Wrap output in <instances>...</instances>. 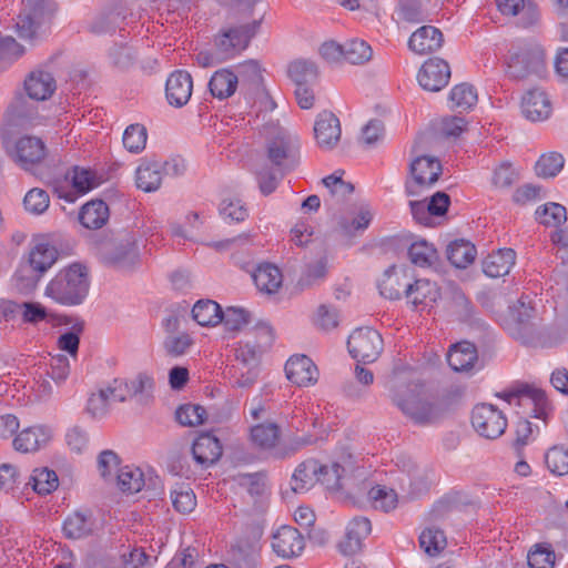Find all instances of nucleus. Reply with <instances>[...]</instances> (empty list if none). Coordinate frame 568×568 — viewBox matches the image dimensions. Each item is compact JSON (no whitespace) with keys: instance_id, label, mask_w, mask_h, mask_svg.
<instances>
[{"instance_id":"f257e3e1","label":"nucleus","mask_w":568,"mask_h":568,"mask_svg":"<svg viewBox=\"0 0 568 568\" xmlns=\"http://www.w3.org/2000/svg\"><path fill=\"white\" fill-rule=\"evenodd\" d=\"M389 390L392 402L415 424H433L444 415L440 404L423 397V387L417 383L395 377L390 381Z\"/></svg>"},{"instance_id":"f03ea898","label":"nucleus","mask_w":568,"mask_h":568,"mask_svg":"<svg viewBox=\"0 0 568 568\" xmlns=\"http://www.w3.org/2000/svg\"><path fill=\"white\" fill-rule=\"evenodd\" d=\"M265 164L280 171L290 172L300 163V141L277 123L264 125Z\"/></svg>"},{"instance_id":"7ed1b4c3","label":"nucleus","mask_w":568,"mask_h":568,"mask_svg":"<svg viewBox=\"0 0 568 568\" xmlns=\"http://www.w3.org/2000/svg\"><path fill=\"white\" fill-rule=\"evenodd\" d=\"M88 268L79 263L61 270L47 285L45 295L62 305H78L89 292Z\"/></svg>"},{"instance_id":"20e7f679","label":"nucleus","mask_w":568,"mask_h":568,"mask_svg":"<svg viewBox=\"0 0 568 568\" xmlns=\"http://www.w3.org/2000/svg\"><path fill=\"white\" fill-rule=\"evenodd\" d=\"M506 64L513 80L542 78L547 73L546 51L538 42H523L510 49Z\"/></svg>"},{"instance_id":"39448f33","label":"nucleus","mask_w":568,"mask_h":568,"mask_svg":"<svg viewBox=\"0 0 568 568\" xmlns=\"http://www.w3.org/2000/svg\"><path fill=\"white\" fill-rule=\"evenodd\" d=\"M273 339L272 327L265 323H258L245 335V341L240 342L235 348L234 364L257 367L261 355L272 345Z\"/></svg>"},{"instance_id":"423d86ee","label":"nucleus","mask_w":568,"mask_h":568,"mask_svg":"<svg viewBox=\"0 0 568 568\" xmlns=\"http://www.w3.org/2000/svg\"><path fill=\"white\" fill-rule=\"evenodd\" d=\"M260 22L254 20L251 23H243L237 27H227L220 31L214 39V49L217 59L221 61L234 58L243 51L251 38L256 33Z\"/></svg>"},{"instance_id":"0eeeda50","label":"nucleus","mask_w":568,"mask_h":568,"mask_svg":"<svg viewBox=\"0 0 568 568\" xmlns=\"http://www.w3.org/2000/svg\"><path fill=\"white\" fill-rule=\"evenodd\" d=\"M21 4L17 32L21 39L32 40L37 28L55 12V4L52 0H22Z\"/></svg>"},{"instance_id":"6e6552de","label":"nucleus","mask_w":568,"mask_h":568,"mask_svg":"<svg viewBox=\"0 0 568 568\" xmlns=\"http://www.w3.org/2000/svg\"><path fill=\"white\" fill-rule=\"evenodd\" d=\"M347 346L353 358L363 363H373L382 353L383 338L373 328H357L348 337Z\"/></svg>"},{"instance_id":"1a4fd4ad","label":"nucleus","mask_w":568,"mask_h":568,"mask_svg":"<svg viewBox=\"0 0 568 568\" xmlns=\"http://www.w3.org/2000/svg\"><path fill=\"white\" fill-rule=\"evenodd\" d=\"M471 424L480 436L488 439L498 438L507 427V420L503 412L490 404L475 406L471 414Z\"/></svg>"},{"instance_id":"9d476101","label":"nucleus","mask_w":568,"mask_h":568,"mask_svg":"<svg viewBox=\"0 0 568 568\" xmlns=\"http://www.w3.org/2000/svg\"><path fill=\"white\" fill-rule=\"evenodd\" d=\"M442 164L435 158L422 155L410 164L412 183L406 184L408 195H415L419 187H427L436 183L442 174Z\"/></svg>"},{"instance_id":"9b49d317","label":"nucleus","mask_w":568,"mask_h":568,"mask_svg":"<svg viewBox=\"0 0 568 568\" xmlns=\"http://www.w3.org/2000/svg\"><path fill=\"white\" fill-rule=\"evenodd\" d=\"M103 260L115 267L128 271L139 263V250L136 240L125 239L116 244L101 246Z\"/></svg>"},{"instance_id":"f8f14e48","label":"nucleus","mask_w":568,"mask_h":568,"mask_svg":"<svg viewBox=\"0 0 568 568\" xmlns=\"http://www.w3.org/2000/svg\"><path fill=\"white\" fill-rule=\"evenodd\" d=\"M450 74V67L445 60L430 58L422 65L417 80L424 90L437 92L448 84Z\"/></svg>"},{"instance_id":"ddd939ff","label":"nucleus","mask_w":568,"mask_h":568,"mask_svg":"<svg viewBox=\"0 0 568 568\" xmlns=\"http://www.w3.org/2000/svg\"><path fill=\"white\" fill-rule=\"evenodd\" d=\"M193 92V79L185 70H175L166 79L165 98L170 105L182 108L187 104Z\"/></svg>"},{"instance_id":"4468645a","label":"nucleus","mask_w":568,"mask_h":568,"mask_svg":"<svg viewBox=\"0 0 568 568\" xmlns=\"http://www.w3.org/2000/svg\"><path fill=\"white\" fill-rule=\"evenodd\" d=\"M404 293L407 302L417 311L432 307L440 297L437 284L426 278L406 285Z\"/></svg>"},{"instance_id":"2eb2a0df","label":"nucleus","mask_w":568,"mask_h":568,"mask_svg":"<svg viewBox=\"0 0 568 568\" xmlns=\"http://www.w3.org/2000/svg\"><path fill=\"white\" fill-rule=\"evenodd\" d=\"M272 547L283 558H293L302 554L305 548L303 535L292 526H282L273 535Z\"/></svg>"},{"instance_id":"dca6fc26","label":"nucleus","mask_w":568,"mask_h":568,"mask_svg":"<svg viewBox=\"0 0 568 568\" xmlns=\"http://www.w3.org/2000/svg\"><path fill=\"white\" fill-rule=\"evenodd\" d=\"M314 133L321 149H334L338 144L342 134L338 118L332 112H322L315 121Z\"/></svg>"},{"instance_id":"f3484780","label":"nucleus","mask_w":568,"mask_h":568,"mask_svg":"<svg viewBox=\"0 0 568 568\" xmlns=\"http://www.w3.org/2000/svg\"><path fill=\"white\" fill-rule=\"evenodd\" d=\"M286 377L297 386H311L318 379V369L305 355L292 356L285 365Z\"/></svg>"},{"instance_id":"a211bd4d","label":"nucleus","mask_w":568,"mask_h":568,"mask_svg":"<svg viewBox=\"0 0 568 568\" xmlns=\"http://www.w3.org/2000/svg\"><path fill=\"white\" fill-rule=\"evenodd\" d=\"M371 531L372 525L368 518H353L346 527L344 539L338 542L339 551L347 556L357 554L363 547V540Z\"/></svg>"},{"instance_id":"6ab92c4d","label":"nucleus","mask_w":568,"mask_h":568,"mask_svg":"<svg viewBox=\"0 0 568 568\" xmlns=\"http://www.w3.org/2000/svg\"><path fill=\"white\" fill-rule=\"evenodd\" d=\"M24 90L28 97L36 101H45L57 90L53 75L42 69L33 70L24 80Z\"/></svg>"},{"instance_id":"aec40b11","label":"nucleus","mask_w":568,"mask_h":568,"mask_svg":"<svg viewBox=\"0 0 568 568\" xmlns=\"http://www.w3.org/2000/svg\"><path fill=\"white\" fill-rule=\"evenodd\" d=\"M444 43L442 31L433 26H423L409 38L408 47L418 54H428L437 51Z\"/></svg>"},{"instance_id":"412c9836","label":"nucleus","mask_w":568,"mask_h":568,"mask_svg":"<svg viewBox=\"0 0 568 568\" xmlns=\"http://www.w3.org/2000/svg\"><path fill=\"white\" fill-rule=\"evenodd\" d=\"M51 437V430L44 426L28 427L16 436L13 447L21 453L37 452L45 447Z\"/></svg>"},{"instance_id":"4be33fe9","label":"nucleus","mask_w":568,"mask_h":568,"mask_svg":"<svg viewBox=\"0 0 568 568\" xmlns=\"http://www.w3.org/2000/svg\"><path fill=\"white\" fill-rule=\"evenodd\" d=\"M192 454L196 463L209 467L222 456V445L217 437L211 434H202L195 439Z\"/></svg>"},{"instance_id":"5701e85b","label":"nucleus","mask_w":568,"mask_h":568,"mask_svg":"<svg viewBox=\"0 0 568 568\" xmlns=\"http://www.w3.org/2000/svg\"><path fill=\"white\" fill-rule=\"evenodd\" d=\"M16 155L17 161L27 169L44 159L45 145L39 138L26 135L17 141Z\"/></svg>"},{"instance_id":"b1692460","label":"nucleus","mask_w":568,"mask_h":568,"mask_svg":"<svg viewBox=\"0 0 568 568\" xmlns=\"http://www.w3.org/2000/svg\"><path fill=\"white\" fill-rule=\"evenodd\" d=\"M521 106L525 116L531 121L546 120L551 112L550 101L539 90L528 91L523 98Z\"/></svg>"},{"instance_id":"393cba45","label":"nucleus","mask_w":568,"mask_h":568,"mask_svg":"<svg viewBox=\"0 0 568 568\" xmlns=\"http://www.w3.org/2000/svg\"><path fill=\"white\" fill-rule=\"evenodd\" d=\"M516 261V253L511 248H501L483 261V271L489 277H500L509 273Z\"/></svg>"},{"instance_id":"a878e982","label":"nucleus","mask_w":568,"mask_h":568,"mask_svg":"<svg viewBox=\"0 0 568 568\" xmlns=\"http://www.w3.org/2000/svg\"><path fill=\"white\" fill-rule=\"evenodd\" d=\"M322 469V464L310 458L302 462L295 469L292 476V489L295 493H302L310 489L320 480L318 471Z\"/></svg>"},{"instance_id":"bb28decb","label":"nucleus","mask_w":568,"mask_h":568,"mask_svg":"<svg viewBox=\"0 0 568 568\" xmlns=\"http://www.w3.org/2000/svg\"><path fill=\"white\" fill-rule=\"evenodd\" d=\"M252 277L257 290L266 294L276 293L283 283L281 270L270 263L258 265L253 272Z\"/></svg>"},{"instance_id":"cd10ccee","label":"nucleus","mask_w":568,"mask_h":568,"mask_svg":"<svg viewBox=\"0 0 568 568\" xmlns=\"http://www.w3.org/2000/svg\"><path fill=\"white\" fill-rule=\"evenodd\" d=\"M477 361V351L474 344L460 342L452 346L447 354L449 366L456 372L471 369Z\"/></svg>"},{"instance_id":"c85d7f7f","label":"nucleus","mask_w":568,"mask_h":568,"mask_svg":"<svg viewBox=\"0 0 568 568\" xmlns=\"http://www.w3.org/2000/svg\"><path fill=\"white\" fill-rule=\"evenodd\" d=\"M93 531L94 520L89 513L74 511L63 523V532L69 539L85 538L92 535Z\"/></svg>"},{"instance_id":"c756f323","label":"nucleus","mask_w":568,"mask_h":568,"mask_svg":"<svg viewBox=\"0 0 568 568\" xmlns=\"http://www.w3.org/2000/svg\"><path fill=\"white\" fill-rule=\"evenodd\" d=\"M501 397L509 404L517 400L518 405H521L523 399L529 400L535 406L534 417L541 418L544 420L547 418V399L545 394L540 390H532L528 387H524L521 389L504 393Z\"/></svg>"},{"instance_id":"7c9ffc66","label":"nucleus","mask_w":568,"mask_h":568,"mask_svg":"<svg viewBox=\"0 0 568 568\" xmlns=\"http://www.w3.org/2000/svg\"><path fill=\"white\" fill-rule=\"evenodd\" d=\"M109 220V207L101 201L95 200L84 204L79 214L80 223L89 230L101 229Z\"/></svg>"},{"instance_id":"2f4dec72","label":"nucleus","mask_w":568,"mask_h":568,"mask_svg":"<svg viewBox=\"0 0 568 568\" xmlns=\"http://www.w3.org/2000/svg\"><path fill=\"white\" fill-rule=\"evenodd\" d=\"M239 84V77L229 69H221L212 75L209 89L214 98L224 100L234 94Z\"/></svg>"},{"instance_id":"473e14b6","label":"nucleus","mask_w":568,"mask_h":568,"mask_svg":"<svg viewBox=\"0 0 568 568\" xmlns=\"http://www.w3.org/2000/svg\"><path fill=\"white\" fill-rule=\"evenodd\" d=\"M67 180L72 184L77 193L84 194L90 190L103 183V175L97 171L85 168L74 166L73 170L67 174Z\"/></svg>"},{"instance_id":"72a5a7b5","label":"nucleus","mask_w":568,"mask_h":568,"mask_svg":"<svg viewBox=\"0 0 568 568\" xmlns=\"http://www.w3.org/2000/svg\"><path fill=\"white\" fill-rule=\"evenodd\" d=\"M192 317L201 326H215L222 321V308L212 300H200L192 308Z\"/></svg>"},{"instance_id":"f704fd0d","label":"nucleus","mask_w":568,"mask_h":568,"mask_svg":"<svg viewBox=\"0 0 568 568\" xmlns=\"http://www.w3.org/2000/svg\"><path fill=\"white\" fill-rule=\"evenodd\" d=\"M57 258L58 251L54 246L48 243H38L30 251L27 264L43 275L55 263Z\"/></svg>"},{"instance_id":"c9c22d12","label":"nucleus","mask_w":568,"mask_h":568,"mask_svg":"<svg viewBox=\"0 0 568 568\" xmlns=\"http://www.w3.org/2000/svg\"><path fill=\"white\" fill-rule=\"evenodd\" d=\"M419 546L429 557L438 556L447 546L444 530L435 526L425 528L419 536Z\"/></svg>"},{"instance_id":"e433bc0d","label":"nucleus","mask_w":568,"mask_h":568,"mask_svg":"<svg viewBox=\"0 0 568 568\" xmlns=\"http://www.w3.org/2000/svg\"><path fill=\"white\" fill-rule=\"evenodd\" d=\"M445 301L449 311L459 320H467L471 314V304L464 292L455 284H449L445 292Z\"/></svg>"},{"instance_id":"4c0bfd02","label":"nucleus","mask_w":568,"mask_h":568,"mask_svg":"<svg viewBox=\"0 0 568 568\" xmlns=\"http://www.w3.org/2000/svg\"><path fill=\"white\" fill-rule=\"evenodd\" d=\"M475 256L476 248L467 241H455L447 246V258L458 268L467 267L474 262Z\"/></svg>"},{"instance_id":"58836bf2","label":"nucleus","mask_w":568,"mask_h":568,"mask_svg":"<svg viewBox=\"0 0 568 568\" xmlns=\"http://www.w3.org/2000/svg\"><path fill=\"white\" fill-rule=\"evenodd\" d=\"M115 484L119 490L125 496L138 494L142 489V470L140 468L124 466L120 468L115 477Z\"/></svg>"},{"instance_id":"ea45409f","label":"nucleus","mask_w":568,"mask_h":568,"mask_svg":"<svg viewBox=\"0 0 568 568\" xmlns=\"http://www.w3.org/2000/svg\"><path fill=\"white\" fill-rule=\"evenodd\" d=\"M125 12L114 1L109 3L103 10L97 16L91 23V30L94 33H104L113 29L119 18H125Z\"/></svg>"},{"instance_id":"a19ab883","label":"nucleus","mask_w":568,"mask_h":568,"mask_svg":"<svg viewBox=\"0 0 568 568\" xmlns=\"http://www.w3.org/2000/svg\"><path fill=\"white\" fill-rule=\"evenodd\" d=\"M288 77L300 85H311L318 77V70L314 62L307 60H296L288 65Z\"/></svg>"},{"instance_id":"79ce46f5","label":"nucleus","mask_w":568,"mask_h":568,"mask_svg":"<svg viewBox=\"0 0 568 568\" xmlns=\"http://www.w3.org/2000/svg\"><path fill=\"white\" fill-rule=\"evenodd\" d=\"M105 389L113 402L122 403L132 398L142 389V378L138 376L135 379L130 382L126 379L115 378Z\"/></svg>"},{"instance_id":"37998d69","label":"nucleus","mask_w":568,"mask_h":568,"mask_svg":"<svg viewBox=\"0 0 568 568\" xmlns=\"http://www.w3.org/2000/svg\"><path fill=\"white\" fill-rule=\"evenodd\" d=\"M28 485L39 495H48L59 486V478L54 470L49 468H36Z\"/></svg>"},{"instance_id":"c03bdc74","label":"nucleus","mask_w":568,"mask_h":568,"mask_svg":"<svg viewBox=\"0 0 568 568\" xmlns=\"http://www.w3.org/2000/svg\"><path fill=\"white\" fill-rule=\"evenodd\" d=\"M287 172L280 171L267 164L262 165L256 172V180L261 193L265 196L272 194Z\"/></svg>"},{"instance_id":"a18cd8bd","label":"nucleus","mask_w":568,"mask_h":568,"mask_svg":"<svg viewBox=\"0 0 568 568\" xmlns=\"http://www.w3.org/2000/svg\"><path fill=\"white\" fill-rule=\"evenodd\" d=\"M153 168L154 180L145 182L144 192L156 191L161 183L162 176L165 174H180L183 170V165H180L175 160L172 162L160 163L158 161H149L146 170L150 171Z\"/></svg>"},{"instance_id":"49530a36","label":"nucleus","mask_w":568,"mask_h":568,"mask_svg":"<svg viewBox=\"0 0 568 568\" xmlns=\"http://www.w3.org/2000/svg\"><path fill=\"white\" fill-rule=\"evenodd\" d=\"M408 256L413 264L419 267H427L438 260L436 248L426 241H418L410 245Z\"/></svg>"},{"instance_id":"de8ad7c7","label":"nucleus","mask_w":568,"mask_h":568,"mask_svg":"<svg viewBox=\"0 0 568 568\" xmlns=\"http://www.w3.org/2000/svg\"><path fill=\"white\" fill-rule=\"evenodd\" d=\"M477 92L471 84L460 83L455 85L449 94L452 108L466 111L477 103Z\"/></svg>"},{"instance_id":"09e8293b","label":"nucleus","mask_w":568,"mask_h":568,"mask_svg":"<svg viewBox=\"0 0 568 568\" xmlns=\"http://www.w3.org/2000/svg\"><path fill=\"white\" fill-rule=\"evenodd\" d=\"M368 499L375 509L388 513L397 506V494L386 486L376 485L368 491Z\"/></svg>"},{"instance_id":"8fccbe9b","label":"nucleus","mask_w":568,"mask_h":568,"mask_svg":"<svg viewBox=\"0 0 568 568\" xmlns=\"http://www.w3.org/2000/svg\"><path fill=\"white\" fill-rule=\"evenodd\" d=\"M372 57L373 50L364 40L353 39L344 43V60L352 64H364Z\"/></svg>"},{"instance_id":"3c124183","label":"nucleus","mask_w":568,"mask_h":568,"mask_svg":"<svg viewBox=\"0 0 568 568\" xmlns=\"http://www.w3.org/2000/svg\"><path fill=\"white\" fill-rule=\"evenodd\" d=\"M536 216L540 224L557 227L567 221V211L561 204L551 202L538 207Z\"/></svg>"},{"instance_id":"603ef678","label":"nucleus","mask_w":568,"mask_h":568,"mask_svg":"<svg viewBox=\"0 0 568 568\" xmlns=\"http://www.w3.org/2000/svg\"><path fill=\"white\" fill-rule=\"evenodd\" d=\"M251 438L257 446L273 448L280 438V428L275 424H261L251 429Z\"/></svg>"},{"instance_id":"864d4df0","label":"nucleus","mask_w":568,"mask_h":568,"mask_svg":"<svg viewBox=\"0 0 568 568\" xmlns=\"http://www.w3.org/2000/svg\"><path fill=\"white\" fill-rule=\"evenodd\" d=\"M206 410L200 405L185 404L175 412V419L182 426L194 427L204 423Z\"/></svg>"},{"instance_id":"5fc2aeb1","label":"nucleus","mask_w":568,"mask_h":568,"mask_svg":"<svg viewBox=\"0 0 568 568\" xmlns=\"http://www.w3.org/2000/svg\"><path fill=\"white\" fill-rule=\"evenodd\" d=\"M547 468L557 476L568 474V449L562 446L551 447L545 456Z\"/></svg>"},{"instance_id":"6e6d98bb","label":"nucleus","mask_w":568,"mask_h":568,"mask_svg":"<svg viewBox=\"0 0 568 568\" xmlns=\"http://www.w3.org/2000/svg\"><path fill=\"white\" fill-rule=\"evenodd\" d=\"M234 387L250 388L257 379V367L232 364L227 371Z\"/></svg>"},{"instance_id":"4d7b16f0","label":"nucleus","mask_w":568,"mask_h":568,"mask_svg":"<svg viewBox=\"0 0 568 568\" xmlns=\"http://www.w3.org/2000/svg\"><path fill=\"white\" fill-rule=\"evenodd\" d=\"M564 163L565 160L561 154L551 152L540 156L536 163L535 170L538 176L552 178L561 171Z\"/></svg>"},{"instance_id":"13d9d810","label":"nucleus","mask_w":568,"mask_h":568,"mask_svg":"<svg viewBox=\"0 0 568 568\" xmlns=\"http://www.w3.org/2000/svg\"><path fill=\"white\" fill-rule=\"evenodd\" d=\"M120 457L111 449L102 450L97 458V467L100 476L105 481H113V473H119Z\"/></svg>"},{"instance_id":"bf43d9fd","label":"nucleus","mask_w":568,"mask_h":568,"mask_svg":"<svg viewBox=\"0 0 568 568\" xmlns=\"http://www.w3.org/2000/svg\"><path fill=\"white\" fill-rule=\"evenodd\" d=\"M233 479L239 488L252 498L258 497L265 491V480L260 474H239Z\"/></svg>"},{"instance_id":"052dcab7","label":"nucleus","mask_w":568,"mask_h":568,"mask_svg":"<svg viewBox=\"0 0 568 568\" xmlns=\"http://www.w3.org/2000/svg\"><path fill=\"white\" fill-rule=\"evenodd\" d=\"M50 204L49 194L39 187L31 189L23 199L24 209L34 215L44 213Z\"/></svg>"},{"instance_id":"680f3d73","label":"nucleus","mask_w":568,"mask_h":568,"mask_svg":"<svg viewBox=\"0 0 568 568\" xmlns=\"http://www.w3.org/2000/svg\"><path fill=\"white\" fill-rule=\"evenodd\" d=\"M173 507L176 511L182 514L191 513L196 506V498L192 489L178 486L171 493Z\"/></svg>"},{"instance_id":"e2e57ef3","label":"nucleus","mask_w":568,"mask_h":568,"mask_svg":"<svg viewBox=\"0 0 568 568\" xmlns=\"http://www.w3.org/2000/svg\"><path fill=\"white\" fill-rule=\"evenodd\" d=\"M111 397L105 388L92 394L87 404V412L97 419L105 417L110 412Z\"/></svg>"},{"instance_id":"0e129e2a","label":"nucleus","mask_w":568,"mask_h":568,"mask_svg":"<svg viewBox=\"0 0 568 568\" xmlns=\"http://www.w3.org/2000/svg\"><path fill=\"white\" fill-rule=\"evenodd\" d=\"M251 314L244 308L240 307H227L225 312L222 311V321L225 328L230 332H237L243 326L248 324Z\"/></svg>"},{"instance_id":"69168bd1","label":"nucleus","mask_w":568,"mask_h":568,"mask_svg":"<svg viewBox=\"0 0 568 568\" xmlns=\"http://www.w3.org/2000/svg\"><path fill=\"white\" fill-rule=\"evenodd\" d=\"M42 277V274L38 271L33 270L32 266L28 265L27 263L21 265L20 268L16 273V285L19 291L28 293L33 291L40 278Z\"/></svg>"},{"instance_id":"338daca9","label":"nucleus","mask_w":568,"mask_h":568,"mask_svg":"<svg viewBox=\"0 0 568 568\" xmlns=\"http://www.w3.org/2000/svg\"><path fill=\"white\" fill-rule=\"evenodd\" d=\"M14 308H10L11 312L17 311L21 314L23 322L30 324H37L47 317V310L40 303L23 302L21 304L13 303Z\"/></svg>"},{"instance_id":"774afa93","label":"nucleus","mask_w":568,"mask_h":568,"mask_svg":"<svg viewBox=\"0 0 568 568\" xmlns=\"http://www.w3.org/2000/svg\"><path fill=\"white\" fill-rule=\"evenodd\" d=\"M199 549L194 546L181 548L171 559L169 568H200Z\"/></svg>"}]
</instances>
